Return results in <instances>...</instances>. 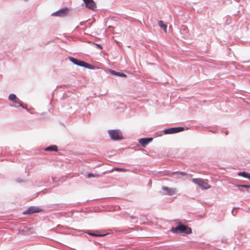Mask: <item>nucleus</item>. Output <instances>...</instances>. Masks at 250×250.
I'll list each match as a JSON object with an SVG mask.
<instances>
[{"instance_id":"obj_9","label":"nucleus","mask_w":250,"mask_h":250,"mask_svg":"<svg viewBox=\"0 0 250 250\" xmlns=\"http://www.w3.org/2000/svg\"><path fill=\"white\" fill-rule=\"evenodd\" d=\"M41 211L39 208H36L34 207H31L29 208L27 210H26L24 214H32L35 212H39Z\"/></svg>"},{"instance_id":"obj_3","label":"nucleus","mask_w":250,"mask_h":250,"mask_svg":"<svg viewBox=\"0 0 250 250\" xmlns=\"http://www.w3.org/2000/svg\"><path fill=\"white\" fill-rule=\"evenodd\" d=\"M108 134L112 140H121L123 138V135L119 130H110Z\"/></svg>"},{"instance_id":"obj_15","label":"nucleus","mask_w":250,"mask_h":250,"mask_svg":"<svg viewBox=\"0 0 250 250\" xmlns=\"http://www.w3.org/2000/svg\"><path fill=\"white\" fill-rule=\"evenodd\" d=\"M77 65H79V66H84L86 67H88V66L90 65L89 64L86 63L82 61H79L78 63H77Z\"/></svg>"},{"instance_id":"obj_13","label":"nucleus","mask_w":250,"mask_h":250,"mask_svg":"<svg viewBox=\"0 0 250 250\" xmlns=\"http://www.w3.org/2000/svg\"><path fill=\"white\" fill-rule=\"evenodd\" d=\"M158 24L159 26L163 28L165 32L166 33L167 30V25L165 24L162 21H159L158 22Z\"/></svg>"},{"instance_id":"obj_6","label":"nucleus","mask_w":250,"mask_h":250,"mask_svg":"<svg viewBox=\"0 0 250 250\" xmlns=\"http://www.w3.org/2000/svg\"><path fill=\"white\" fill-rule=\"evenodd\" d=\"M8 99L9 100L13 101L15 103L18 104L20 106L24 108V106L22 104V102L17 97L16 95L14 94H10L8 97Z\"/></svg>"},{"instance_id":"obj_2","label":"nucleus","mask_w":250,"mask_h":250,"mask_svg":"<svg viewBox=\"0 0 250 250\" xmlns=\"http://www.w3.org/2000/svg\"><path fill=\"white\" fill-rule=\"evenodd\" d=\"M192 181L196 185H198L202 189H208L211 188L208 184V180H204L201 178H193Z\"/></svg>"},{"instance_id":"obj_11","label":"nucleus","mask_w":250,"mask_h":250,"mask_svg":"<svg viewBox=\"0 0 250 250\" xmlns=\"http://www.w3.org/2000/svg\"><path fill=\"white\" fill-rule=\"evenodd\" d=\"M88 234L90 235L96 237H103L106 235V233H105L104 231H103L101 233L98 231H96L95 232H89Z\"/></svg>"},{"instance_id":"obj_8","label":"nucleus","mask_w":250,"mask_h":250,"mask_svg":"<svg viewBox=\"0 0 250 250\" xmlns=\"http://www.w3.org/2000/svg\"><path fill=\"white\" fill-rule=\"evenodd\" d=\"M152 140V138H142L140 139L139 141L140 144L143 146H145L148 143H149Z\"/></svg>"},{"instance_id":"obj_21","label":"nucleus","mask_w":250,"mask_h":250,"mask_svg":"<svg viewBox=\"0 0 250 250\" xmlns=\"http://www.w3.org/2000/svg\"><path fill=\"white\" fill-rule=\"evenodd\" d=\"M70 60L73 62L74 64H77V63H78V62H79V60H78L77 59H76L75 58H70Z\"/></svg>"},{"instance_id":"obj_1","label":"nucleus","mask_w":250,"mask_h":250,"mask_svg":"<svg viewBox=\"0 0 250 250\" xmlns=\"http://www.w3.org/2000/svg\"><path fill=\"white\" fill-rule=\"evenodd\" d=\"M171 231L173 233H186L190 234L192 233V230L190 228L184 225H180L176 227L172 228Z\"/></svg>"},{"instance_id":"obj_18","label":"nucleus","mask_w":250,"mask_h":250,"mask_svg":"<svg viewBox=\"0 0 250 250\" xmlns=\"http://www.w3.org/2000/svg\"><path fill=\"white\" fill-rule=\"evenodd\" d=\"M176 174H180V175H181L182 176L187 175V173H185V172H178V171L173 172L171 173V174H170L169 175H172Z\"/></svg>"},{"instance_id":"obj_17","label":"nucleus","mask_w":250,"mask_h":250,"mask_svg":"<svg viewBox=\"0 0 250 250\" xmlns=\"http://www.w3.org/2000/svg\"><path fill=\"white\" fill-rule=\"evenodd\" d=\"M237 187L239 188V190L241 191H243V188H250V186L247 185H237Z\"/></svg>"},{"instance_id":"obj_5","label":"nucleus","mask_w":250,"mask_h":250,"mask_svg":"<svg viewBox=\"0 0 250 250\" xmlns=\"http://www.w3.org/2000/svg\"><path fill=\"white\" fill-rule=\"evenodd\" d=\"M184 128L182 127H177L168 128L166 129L164 132L165 134H173L182 131Z\"/></svg>"},{"instance_id":"obj_20","label":"nucleus","mask_w":250,"mask_h":250,"mask_svg":"<svg viewBox=\"0 0 250 250\" xmlns=\"http://www.w3.org/2000/svg\"><path fill=\"white\" fill-rule=\"evenodd\" d=\"M115 170L118 171H122V172H125L127 171L126 169L125 168H114L112 169V170Z\"/></svg>"},{"instance_id":"obj_10","label":"nucleus","mask_w":250,"mask_h":250,"mask_svg":"<svg viewBox=\"0 0 250 250\" xmlns=\"http://www.w3.org/2000/svg\"><path fill=\"white\" fill-rule=\"evenodd\" d=\"M67 11V8H62L61 10L57 11V12L54 13V15L57 16H64L66 15V12Z\"/></svg>"},{"instance_id":"obj_14","label":"nucleus","mask_w":250,"mask_h":250,"mask_svg":"<svg viewBox=\"0 0 250 250\" xmlns=\"http://www.w3.org/2000/svg\"><path fill=\"white\" fill-rule=\"evenodd\" d=\"M110 73L111 74L117 75L120 77H126V75L124 73H122L120 72H117L114 70H110Z\"/></svg>"},{"instance_id":"obj_7","label":"nucleus","mask_w":250,"mask_h":250,"mask_svg":"<svg viewBox=\"0 0 250 250\" xmlns=\"http://www.w3.org/2000/svg\"><path fill=\"white\" fill-rule=\"evenodd\" d=\"M85 4L86 8L94 10L96 7V4L93 0H83Z\"/></svg>"},{"instance_id":"obj_12","label":"nucleus","mask_w":250,"mask_h":250,"mask_svg":"<svg viewBox=\"0 0 250 250\" xmlns=\"http://www.w3.org/2000/svg\"><path fill=\"white\" fill-rule=\"evenodd\" d=\"M46 151H57L58 150V147L55 145H53L46 147L45 149Z\"/></svg>"},{"instance_id":"obj_4","label":"nucleus","mask_w":250,"mask_h":250,"mask_svg":"<svg viewBox=\"0 0 250 250\" xmlns=\"http://www.w3.org/2000/svg\"><path fill=\"white\" fill-rule=\"evenodd\" d=\"M162 189L163 191L164 194L166 195L172 196L175 194L177 192V189L176 188L163 187Z\"/></svg>"},{"instance_id":"obj_16","label":"nucleus","mask_w":250,"mask_h":250,"mask_svg":"<svg viewBox=\"0 0 250 250\" xmlns=\"http://www.w3.org/2000/svg\"><path fill=\"white\" fill-rule=\"evenodd\" d=\"M238 175L240 176H242L244 177L247 178L250 180V174L248 173H247L246 172H239Z\"/></svg>"},{"instance_id":"obj_19","label":"nucleus","mask_w":250,"mask_h":250,"mask_svg":"<svg viewBox=\"0 0 250 250\" xmlns=\"http://www.w3.org/2000/svg\"><path fill=\"white\" fill-rule=\"evenodd\" d=\"M99 176V175L98 174H92V173H88L87 175V178H90L91 177H98Z\"/></svg>"}]
</instances>
